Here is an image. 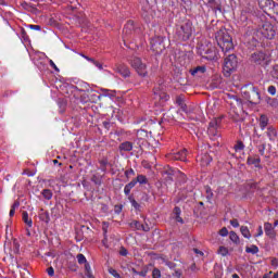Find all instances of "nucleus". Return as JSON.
I'll list each match as a JSON object with an SVG mask.
<instances>
[{
	"label": "nucleus",
	"mask_w": 278,
	"mask_h": 278,
	"mask_svg": "<svg viewBox=\"0 0 278 278\" xmlns=\"http://www.w3.org/2000/svg\"><path fill=\"white\" fill-rule=\"evenodd\" d=\"M22 218H23L25 225H27L28 227H33L34 222L31 220V218H29V213H27V211H24L22 213Z\"/></svg>",
	"instance_id": "obj_30"
},
{
	"label": "nucleus",
	"mask_w": 278,
	"mask_h": 278,
	"mask_svg": "<svg viewBox=\"0 0 278 278\" xmlns=\"http://www.w3.org/2000/svg\"><path fill=\"white\" fill-rule=\"evenodd\" d=\"M176 223H181L184 225V218H181V215L175 216Z\"/></svg>",
	"instance_id": "obj_63"
},
{
	"label": "nucleus",
	"mask_w": 278,
	"mask_h": 278,
	"mask_svg": "<svg viewBox=\"0 0 278 278\" xmlns=\"http://www.w3.org/2000/svg\"><path fill=\"white\" fill-rule=\"evenodd\" d=\"M235 149L236 151H244V143L242 141H238Z\"/></svg>",
	"instance_id": "obj_48"
},
{
	"label": "nucleus",
	"mask_w": 278,
	"mask_h": 278,
	"mask_svg": "<svg viewBox=\"0 0 278 278\" xmlns=\"http://www.w3.org/2000/svg\"><path fill=\"white\" fill-rule=\"evenodd\" d=\"M39 218L43 222L49 224L51 222V217L49 216V213L45 211V208L40 210Z\"/></svg>",
	"instance_id": "obj_28"
},
{
	"label": "nucleus",
	"mask_w": 278,
	"mask_h": 278,
	"mask_svg": "<svg viewBox=\"0 0 278 278\" xmlns=\"http://www.w3.org/2000/svg\"><path fill=\"white\" fill-rule=\"evenodd\" d=\"M174 214H175V216H181V208L179 206H175Z\"/></svg>",
	"instance_id": "obj_57"
},
{
	"label": "nucleus",
	"mask_w": 278,
	"mask_h": 278,
	"mask_svg": "<svg viewBox=\"0 0 278 278\" xmlns=\"http://www.w3.org/2000/svg\"><path fill=\"white\" fill-rule=\"evenodd\" d=\"M238 68V58L236 54L228 55L224 61V75L225 77H231V73Z\"/></svg>",
	"instance_id": "obj_6"
},
{
	"label": "nucleus",
	"mask_w": 278,
	"mask_h": 278,
	"mask_svg": "<svg viewBox=\"0 0 278 278\" xmlns=\"http://www.w3.org/2000/svg\"><path fill=\"white\" fill-rule=\"evenodd\" d=\"M135 181H137V184H149V179H147V176L144 175H138L137 178L135 179Z\"/></svg>",
	"instance_id": "obj_39"
},
{
	"label": "nucleus",
	"mask_w": 278,
	"mask_h": 278,
	"mask_svg": "<svg viewBox=\"0 0 278 278\" xmlns=\"http://www.w3.org/2000/svg\"><path fill=\"white\" fill-rule=\"evenodd\" d=\"M131 204V207H134L137 212H140V203H138V201H136V199H134L132 197L128 198Z\"/></svg>",
	"instance_id": "obj_38"
},
{
	"label": "nucleus",
	"mask_w": 278,
	"mask_h": 278,
	"mask_svg": "<svg viewBox=\"0 0 278 278\" xmlns=\"http://www.w3.org/2000/svg\"><path fill=\"white\" fill-rule=\"evenodd\" d=\"M230 115L236 121V123H242L245 121L247 116H249V113L244 111V108L242 105H233L230 108Z\"/></svg>",
	"instance_id": "obj_7"
},
{
	"label": "nucleus",
	"mask_w": 278,
	"mask_h": 278,
	"mask_svg": "<svg viewBox=\"0 0 278 278\" xmlns=\"http://www.w3.org/2000/svg\"><path fill=\"white\" fill-rule=\"evenodd\" d=\"M219 236H222V238H226V236H229V230L227 229V227H224L219 230Z\"/></svg>",
	"instance_id": "obj_49"
},
{
	"label": "nucleus",
	"mask_w": 278,
	"mask_h": 278,
	"mask_svg": "<svg viewBox=\"0 0 278 278\" xmlns=\"http://www.w3.org/2000/svg\"><path fill=\"white\" fill-rule=\"evenodd\" d=\"M108 273L111 274V276L114 278H123L118 270L114 269L113 267H109Z\"/></svg>",
	"instance_id": "obj_40"
},
{
	"label": "nucleus",
	"mask_w": 278,
	"mask_h": 278,
	"mask_svg": "<svg viewBox=\"0 0 278 278\" xmlns=\"http://www.w3.org/2000/svg\"><path fill=\"white\" fill-rule=\"evenodd\" d=\"M240 231L243 238H247V240H251V230H249V227L241 226Z\"/></svg>",
	"instance_id": "obj_32"
},
{
	"label": "nucleus",
	"mask_w": 278,
	"mask_h": 278,
	"mask_svg": "<svg viewBox=\"0 0 278 278\" xmlns=\"http://www.w3.org/2000/svg\"><path fill=\"white\" fill-rule=\"evenodd\" d=\"M184 103H186V97H184V96H177V97H176V104H177V105H184Z\"/></svg>",
	"instance_id": "obj_45"
},
{
	"label": "nucleus",
	"mask_w": 278,
	"mask_h": 278,
	"mask_svg": "<svg viewBox=\"0 0 278 278\" xmlns=\"http://www.w3.org/2000/svg\"><path fill=\"white\" fill-rule=\"evenodd\" d=\"M192 34H194V27L190 21H187L176 27V38L177 40H180V42L190 40V38H192Z\"/></svg>",
	"instance_id": "obj_4"
},
{
	"label": "nucleus",
	"mask_w": 278,
	"mask_h": 278,
	"mask_svg": "<svg viewBox=\"0 0 278 278\" xmlns=\"http://www.w3.org/2000/svg\"><path fill=\"white\" fill-rule=\"evenodd\" d=\"M201 166H210L212 164V156L210 154H203L200 156Z\"/></svg>",
	"instance_id": "obj_26"
},
{
	"label": "nucleus",
	"mask_w": 278,
	"mask_h": 278,
	"mask_svg": "<svg viewBox=\"0 0 278 278\" xmlns=\"http://www.w3.org/2000/svg\"><path fill=\"white\" fill-rule=\"evenodd\" d=\"M275 5V1L273 0H258V7L261 10H270Z\"/></svg>",
	"instance_id": "obj_22"
},
{
	"label": "nucleus",
	"mask_w": 278,
	"mask_h": 278,
	"mask_svg": "<svg viewBox=\"0 0 278 278\" xmlns=\"http://www.w3.org/2000/svg\"><path fill=\"white\" fill-rule=\"evenodd\" d=\"M101 99L100 94L79 89L77 86L67 88V96L63 98L61 105H85L86 103H97Z\"/></svg>",
	"instance_id": "obj_1"
},
{
	"label": "nucleus",
	"mask_w": 278,
	"mask_h": 278,
	"mask_svg": "<svg viewBox=\"0 0 278 278\" xmlns=\"http://www.w3.org/2000/svg\"><path fill=\"white\" fill-rule=\"evenodd\" d=\"M218 253H219V255H223V257H225V256L228 255L229 250L227 248H225V247H219Z\"/></svg>",
	"instance_id": "obj_44"
},
{
	"label": "nucleus",
	"mask_w": 278,
	"mask_h": 278,
	"mask_svg": "<svg viewBox=\"0 0 278 278\" xmlns=\"http://www.w3.org/2000/svg\"><path fill=\"white\" fill-rule=\"evenodd\" d=\"M223 121V117L214 118L208 124V134H213V136H216V129L220 127V123Z\"/></svg>",
	"instance_id": "obj_14"
},
{
	"label": "nucleus",
	"mask_w": 278,
	"mask_h": 278,
	"mask_svg": "<svg viewBox=\"0 0 278 278\" xmlns=\"http://www.w3.org/2000/svg\"><path fill=\"white\" fill-rule=\"evenodd\" d=\"M134 175H136V172L134 170V168L127 169V170L125 172V176H126L127 178L134 177Z\"/></svg>",
	"instance_id": "obj_51"
},
{
	"label": "nucleus",
	"mask_w": 278,
	"mask_h": 278,
	"mask_svg": "<svg viewBox=\"0 0 278 278\" xmlns=\"http://www.w3.org/2000/svg\"><path fill=\"white\" fill-rule=\"evenodd\" d=\"M105 97L112 99V97H116V91L105 90Z\"/></svg>",
	"instance_id": "obj_54"
},
{
	"label": "nucleus",
	"mask_w": 278,
	"mask_h": 278,
	"mask_svg": "<svg viewBox=\"0 0 278 278\" xmlns=\"http://www.w3.org/2000/svg\"><path fill=\"white\" fill-rule=\"evenodd\" d=\"M148 137H149V132L147 130H144V129L137 130V138L139 140H144Z\"/></svg>",
	"instance_id": "obj_35"
},
{
	"label": "nucleus",
	"mask_w": 278,
	"mask_h": 278,
	"mask_svg": "<svg viewBox=\"0 0 278 278\" xmlns=\"http://www.w3.org/2000/svg\"><path fill=\"white\" fill-rule=\"evenodd\" d=\"M152 278H162V271H160L157 268H154L152 270Z\"/></svg>",
	"instance_id": "obj_46"
},
{
	"label": "nucleus",
	"mask_w": 278,
	"mask_h": 278,
	"mask_svg": "<svg viewBox=\"0 0 278 278\" xmlns=\"http://www.w3.org/2000/svg\"><path fill=\"white\" fill-rule=\"evenodd\" d=\"M271 266H278V260L277 258L271 260Z\"/></svg>",
	"instance_id": "obj_64"
},
{
	"label": "nucleus",
	"mask_w": 278,
	"mask_h": 278,
	"mask_svg": "<svg viewBox=\"0 0 278 278\" xmlns=\"http://www.w3.org/2000/svg\"><path fill=\"white\" fill-rule=\"evenodd\" d=\"M197 49L199 55L205 58V60H216L217 58L216 47H214V45L207 40H201L198 43Z\"/></svg>",
	"instance_id": "obj_3"
},
{
	"label": "nucleus",
	"mask_w": 278,
	"mask_h": 278,
	"mask_svg": "<svg viewBox=\"0 0 278 278\" xmlns=\"http://www.w3.org/2000/svg\"><path fill=\"white\" fill-rule=\"evenodd\" d=\"M186 157H188V150L182 149L181 151L175 152L172 155L173 160H178L180 162H186Z\"/></svg>",
	"instance_id": "obj_18"
},
{
	"label": "nucleus",
	"mask_w": 278,
	"mask_h": 278,
	"mask_svg": "<svg viewBox=\"0 0 278 278\" xmlns=\"http://www.w3.org/2000/svg\"><path fill=\"white\" fill-rule=\"evenodd\" d=\"M248 101H249V103H251V105H258V103H260V92L257 91L256 88L252 89Z\"/></svg>",
	"instance_id": "obj_15"
},
{
	"label": "nucleus",
	"mask_w": 278,
	"mask_h": 278,
	"mask_svg": "<svg viewBox=\"0 0 278 278\" xmlns=\"http://www.w3.org/2000/svg\"><path fill=\"white\" fill-rule=\"evenodd\" d=\"M136 184H138V180L132 179L130 182L127 184V186H129L130 189L136 188Z\"/></svg>",
	"instance_id": "obj_59"
},
{
	"label": "nucleus",
	"mask_w": 278,
	"mask_h": 278,
	"mask_svg": "<svg viewBox=\"0 0 278 278\" xmlns=\"http://www.w3.org/2000/svg\"><path fill=\"white\" fill-rule=\"evenodd\" d=\"M268 122H269L268 116H266L265 114H261L258 118V125L262 131H264L266 127H268Z\"/></svg>",
	"instance_id": "obj_25"
},
{
	"label": "nucleus",
	"mask_w": 278,
	"mask_h": 278,
	"mask_svg": "<svg viewBox=\"0 0 278 278\" xmlns=\"http://www.w3.org/2000/svg\"><path fill=\"white\" fill-rule=\"evenodd\" d=\"M41 195L46 201H51V199H53V191H51V189H43Z\"/></svg>",
	"instance_id": "obj_31"
},
{
	"label": "nucleus",
	"mask_w": 278,
	"mask_h": 278,
	"mask_svg": "<svg viewBox=\"0 0 278 278\" xmlns=\"http://www.w3.org/2000/svg\"><path fill=\"white\" fill-rule=\"evenodd\" d=\"M215 40L224 53H227L228 51H231V49H233V39L225 28L219 29L215 34Z\"/></svg>",
	"instance_id": "obj_2"
},
{
	"label": "nucleus",
	"mask_w": 278,
	"mask_h": 278,
	"mask_svg": "<svg viewBox=\"0 0 278 278\" xmlns=\"http://www.w3.org/2000/svg\"><path fill=\"white\" fill-rule=\"evenodd\" d=\"M230 225L235 228H238L240 227V223L238 222V219H231L230 220Z\"/></svg>",
	"instance_id": "obj_56"
},
{
	"label": "nucleus",
	"mask_w": 278,
	"mask_h": 278,
	"mask_svg": "<svg viewBox=\"0 0 278 278\" xmlns=\"http://www.w3.org/2000/svg\"><path fill=\"white\" fill-rule=\"evenodd\" d=\"M21 206V202L18 201H15L13 203V205L11 206V210H10V213H9V216H14V214H16V208Z\"/></svg>",
	"instance_id": "obj_37"
},
{
	"label": "nucleus",
	"mask_w": 278,
	"mask_h": 278,
	"mask_svg": "<svg viewBox=\"0 0 278 278\" xmlns=\"http://www.w3.org/2000/svg\"><path fill=\"white\" fill-rule=\"evenodd\" d=\"M49 64L51 68H53L56 73H60V68L58 67V65H55V62H53V60H50Z\"/></svg>",
	"instance_id": "obj_53"
},
{
	"label": "nucleus",
	"mask_w": 278,
	"mask_h": 278,
	"mask_svg": "<svg viewBox=\"0 0 278 278\" xmlns=\"http://www.w3.org/2000/svg\"><path fill=\"white\" fill-rule=\"evenodd\" d=\"M28 28L34 29L35 31H40V29H42L40 25H34V24L28 25Z\"/></svg>",
	"instance_id": "obj_52"
},
{
	"label": "nucleus",
	"mask_w": 278,
	"mask_h": 278,
	"mask_svg": "<svg viewBox=\"0 0 278 278\" xmlns=\"http://www.w3.org/2000/svg\"><path fill=\"white\" fill-rule=\"evenodd\" d=\"M256 149H257L260 155H264V153H266V143H262L261 146H256Z\"/></svg>",
	"instance_id": "obj_43"
},
{
	"label": "nucleus",
	"mask_w": 278,
	"mask_h": 278,
	"mask_svg": "<svg viewBox=\"0 0 278 278\" xmlns=\"http://www.w3.org/2000/svg\"><path fill=\"white\" fill-rule=\"evenodd\" d=\"M206 67L202 65L189 70V73L192 75V77H201V75H204Z\"/></svg>",
	"instance_id": "obj_19"
},
{
	"label": "nucleus",
	"mask_w": 278,
	"mask_h": 278,
	"mask_svg": "<svg viewBox=\"0 0 278 278\" xmlns=\"http://www.w3.org/2000/svg\"><path fill=\"white\" fill-rule=\"evenodd\" d=\"M205 192L207 201H212V199H214V192H212V188L210 186L205 187Z\"/></svg>",
	"instance_id": "obj_42"
},
{
	"label": "nucleus",
	"mask_w": 278,
	"mask_h": 278,
	"mask_svg": "<svg viewBox=\"0 0 278 278\" xmlns=\"http://www.w3.org/2000/svg\"><path fill=\"white\" fill-rule=\"evenodd\" d=\"M165 173H166V175H167L169 181H173V170L169 169V170H166Z\"/></svg>",
	"instance_id": "obj_62"
},
{
	"label": "nucleus",
	"mask_w": 278,
	"mask_h": 278,
	"mask_svg": "<svg viewBox=\"0 0 278 278\" xmlns=\"http://www.w3.org/2000/svg\"><path fill=\"white\" fill-rule=\"evenodd\" d=\"M153 99L155 101V104H162V103H166V101H168V99H170V97L164 92V90H162V86H157L154 87L153 89Z\"/></svg>",
	"instance_id": "obj_9"
},
{
	"label": "nucleus",
	"mask_w": 278,
	"mask_h": 278,
	"mask_svg": "<svg viewBox=\"0 0 278 278\" xmlns=\"http://www.w3.org/2000/svg\"><path fill=\"white\" fill-rule=\"evenodd\" d=\"M229 239H230L231 242H233L235 244H240V237H238V233H236V231H230V232H229Z\"/></svg>",
	"instance_id": "obj_34"
},
{
	"label": "nucleus",
	"mask_w": 278,
	"mask_h": 278,
	"mask_svg": "<svg viewBox=\"0 0 278 278\" xmlns=\"http://www.w3.org/2000/svg\"><path fill=\"white\" fill-rule=\"evenodd\" d=\"M166 37L164 36H154L150 39V50L154 55H161V53L166 51V43H164Z\"/></svg>",
	"instance_id": "obj_5"
},
{
	"label": "nucleus",
	"mask_w": 278,
	"mask_h": 278,
	"mask_svg": "<svg viewBox=\"0 0 278 278\" xmlns=\"http://www.w3.org/2000/svg\"><path fill=\"white\" fill-rule=\"evenodd\" d=\"M131 190L130 187L128 185H126L124 187V194H126V197H129V194L131 193Z\"/></svg>",
	"instance_id": "obj_55"
},
{
	"label": "nucleus",
	"mask_w": 278,
	"mask_h": 278,
	"mask_svg": "<svg viewBox=\"0 0 278 278\" xmlns=\"http://www.w3.org/2000/svg\"><path fill=\"white\" fill-rule=\"evenodd\" d=\"M117 73L122 75V77H129L131 75V72H129V67L125 64H121L116 68Z\"/></svg>",
	"instance_id": "obj_23"
},
{
	"label": "nucleus",
	"mask_w": 278,
	"mask_h": 278,
	"mask_svg": "<svg viewBox=\"0 0 278 278\" xmlns=\"http://www.w3.org/2000/svg\"><path fill=\"white\" fill-rule=\"evenodd\" d=\"M130 64L134 70L138 73L140 77H147L148 72H147V64L142 63V60L140 58L135 56L131 59Z\"/></svg>",
	"instance_id": "obj_8"
},
{
	"label": "nucleus",
	"mask_w": 278,
	"mask_h": 278,
	"mask_svg": "<svg viewBox=\"0 0 278 278\" xmlns=\"http://www.w3.org/2000/svg\"><path fill=\"white\" fill-rule=\"evenodd\" d=\"M268 92H269V94H276L277 88H275V86H269L268 87Z\"/></svg>",
	"instance_id": "obj_60"
},
{
	"label": "nucleus",
	"mask_w": 278,
	"mask_h": 278,
	"mask_svg": "<svg viewBox=\"0 0 278 278\" xmlns=\"http://www.w3.org/2000/svg\"><path fill=\"white\" fill-rule=\"evenodd\" d=\"M76 260L78 264H84L85 265V275L87 278H94L92 275V269L90 267V263H88V260H86V256L84 254H77Z\"/></svg>",
	"instance_id": "obj_11"
},
{
	"label": "nucleus",
	"mask_w": 278,
	"mask_h": 278,
	"mask_svg": "<svg viewBox=\"0 0 278 278\" xmlns=\"http://www.w3.org/2000/svg\"><path fill=\"white\" fill-rule=\"evenodd\" d=\"M266 136L270 140V142H275V140H277V136H278L277 128L273 127V126L267 127Z\"/></svg>",
	"instance_id": "obj_20"
},
{
	"label": "nucleus",
	"mask_w": 278,
	"mask_h": 278,
	"mask_svg": "<svg viewBox=\"0 0 278 278\" xmlns=\"http://www.w3.org/2000/svg\"><path fill=\"white\" fill-rule=\"evenodd\" d=\"M134 149V143H131L130 141H125L123 143L119 144V150L121 151H131Z\"/></svg>",
	"instance_id": "obj_29"
},
{
	"label": "nucleus",
	"mask_w": 278,
	"mask_h": 278,
	"mask_svg": "<svg viewBox=\"0 0 278 278\" xmlns=\"http://www.w3.org/2000/svg\"><path fill=\"white\" fill-rule=\"evenodd\" d=\"M129 227H131V229H137V231H149V226L144 227V225L140 224L138 220H132L129 223Z\"/></svg>",
	"instance_id": "obj_24"
},
{
	"label": "nucleus",
	"mask_w": 278,
	"mask_h": 278,
	"mask_svg": "<svg viewBox=\"0 0 278 278\" xmlns=\"http://www.w3.org/2000/svg\"><path fill=\"white\" fill-rule=\"evenodd\" d=\"M261 34L264 36V38H267L268 40H273V38H275V35H276L275 26H273V24L268 22L264 23L261 28Z\"/></svg>",
	"instance_id": "obj_10"
},
{
	"label": "nucleus",
	"mask_w": 278,
	"mask_h": 278,
	"mask_svg": "<svg viewBox=\"0 0 278 278\" xmlns=\"http://www.w3.org/2000/svg\"><path fill=\"white\" fill-rule=\"evenodd\" d=\"M119 255H122V257H127V255H129V251H127L125 247H121Z\"/></svg>",
	"instance_id": "obj_47"
},
{
	"label": "nucleus",
	"mask_w": 278,
	"mask_h": 278,
	"mask_svg": "<svg viewBox=\"0 0 278 278\" xmlns=\"http://www.w3.org/2000/svg\"><path fill=\"white\" fill-rule=\"evenodd\" d=\"M135 29H136V26L134 25V21H128L123 29L124 42H127L129 40Z\"/></svg>",
	"instance_id": "obj_12"
},
{
	"label": "nucleus",
	"mask_w": 278,
	"mask_h": 278,
	"mask_svg": "<svg viewBox=\"0 0 278 278\" xmlns=\"http://www.w3.org/2000/svg\"><path fill=\"white\" fill-rule=\"evenodd\" d=\"M180 112H185V114H192V112H194V109L190 105H182L180 106Z\"/></svg>",
	"instance_id": "obj_41"
},
{
	"label": "nucleus",
	"mask_w": 278,
	"mask_h": 278,
	"mask_svg": "<svg viewBox=\"0 0 278 278\" xmlns=\"http://www.w3.org/2000/svg\"><path fill=\"white\" fill-rule=\"evenodd\" d=\"M264 230H265V236H267L270 239L277 236V233L275 232V228L273 227V224L268 222L264 224Z\"/></svg>",
	"instance_id": "obj_17"
},
{
	"label": "nucleus",
	"mask_w": 278,
	"mask_h": 278,
	"mask_svg": "<svg viewBox=\"0 0 278 278\" xmlns=\"http://www.w3.org/2000/svg\"><path fill=\"white\" fill-rule=\"evenodd\" d=\"M252 142H253L254 147H260V146L266 143V141H264V138L262 137V135L257 134V130H254V134L252 136Z\"/></svg>",
	"instance_id": "obj_21"
},
{
	"label": "nucleus",
	"mask_w": 278,
	"mask_h": 278,
	"mask_svg": "<svg viewBox=\"0 0 278 278\" xmlns=\"http://www.w3.org/2000/svg\"><path fill=\"white\" fill-rule=\"evenodd\" d=\"M260 236H264V230L262 229V226H258L257 233L255 235V238H260Z\"/></svg>",
	"instance_id": "obj_61"
},
{
	"label": "nucleus",
	"mask_w": 278,
	"mask_h": 278,
	"mask_svg": "<svg viewBox=\"0 0 278 278\" xmlns=\"http://www.w3.org/2000/svg\"><path fill=\"white\" fill-rule=\"evenodd\" d=\"M83 58H85V60H88V62H92L94 64V66H97V68H99V71H103V64L99 63L98 61H94V59H92L90 56L83 55Z\"/></svg>",
	"instance_id": "obj_36"
},
{
	"label": "nucleus",
	"mask_w": 278,
	"mask_h": 278,
	"mask_svg": "<svg viewBox=\"0 0 278 278\" xmlns=\"http://www.w3.org/2000/svg\"><path fill=\"white\" fill-rule=\"evenodd\" d=\"M247 164L249 166H254L255 168H258L260 170H262V159H260V155L257 154H253L248 156L247 159Z\"/></svg>",
	"instance_id": "obj_13"
},
{
	"label": "nucleus",
	"mask_w": 278,
	"mask_h": 278,
	"mask_svg": "<svg viewBox=\"0 0 278 278\" xmlns=\"http://www.w3.org/2000/svg\"><path fill=\"white\" fill-rule=\"evenodd\" d=\"M266 60V54L264 52H254L251 55V62H254V64H262Z\"/></svg>",
	"instance_id": "obj_16"
},
{
	"label": "nucleus",
	"mask_w": 278,
	"mask_h": 278,
	"mask_svg": "<svg viewBox=\"0 0 278 278\" xmlns=\"http://www.w3.org/2000/svg\"><path fill=\"white\" fill-rule=\"evenodd\" d=\"M47 273L49 277H53V275H55V269H53V267H48Z\"/></svg>",
	"instance_id": "obj_58"
},
{
	"label": "nucleus",
	"mask_w": 278,
	"mask_h": 278,
	"mask_svg": "<svg viewBox=\"0 0 278 278\" xmlns=\"http://www.w3.org/2000/svg\"><path fill=\"white\" fill-rule=\"evenodd\" d=\"M245 253H251L252 255H256V253H260V248H257V245H255V244H253L251 247H247Z\"/></svg>",
	"instance_id": "obj_33"
},
{
	"label": "nucleus",
	"mask_w": 278,
	"mask_h": 278,
	"mask_svg": "<svg viewBox=\"0 0 278 278\" xmlns=\"http://www.w3.org/2000/svg\"><path fill=\"white\" fill-rule=\"evenodd\" d=\"M271 76L274 79H278V65H275L273 71H271Z\"/></svg>",
	"instance_id": "obj_50"
},
{
	"label": "nucleus",
	"mask_w": 278,
	"mask_h": 278,
	"mask_svg": "<svg viewBox=\"0 0 278 278\" xmlns=\"http://www.w3.org/2000/svg\"><path fill=\"white\" fill-rule=\"evenodd\" d=\"M208 3L213 10L223 12V5L220 4V0H208Z\"/></svg>",
	"instance_id": "obj_27"
}]
</instances>
